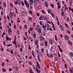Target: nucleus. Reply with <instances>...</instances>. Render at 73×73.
Segmentation results:
<instances>
[{
  "instance_id": "obj_1",
  "label": "nucleus",
  "mask_w": 73,
  "mask_h": 73,
  "mask_svg": "<svg viewBox=\"0 0 73 73\" xmlns=\"http://www.w3.org/2000/svg\"><path fill=\"white\" fill-rule=\"evenodd\" d=\"M47 17H45L43 15H41L39 18V20H46L48 21V19H46Z\"/></svg>"
},
{
  "instance_id": "obj_2",
  "label": "nucleus",
  "mask_w": 73,
  "mask_h": 73,
  "mask_svg": "<svg viewBox=\"0 0 73 73\" xmlns=\"http://www.w3.org/2000/svg\"><path fill=\"white\" fill-rule=\"evenodd\" d=\"M24 3L26 5V7H27V8H28L29 7V4L28 3V1L26 0H25L24 1Z\"/></svg>"
},
{
  "instance_id": "obj_3",
  "label": "nucleus",
  "mask_w": 73,
  "mask_h": 73,
  "mask_svg": "<svg viewBox=\"0 0 73 73\" xmlns=\"http://www.w3.org/2000/svg\"><path fill=\"white\" fill-rule=\"evenodd\" d=\"M56 50V48L55 46H52L51 48V50L52 52H54Z\"/></svg>"
},
{
  "instance_id": "obj_4",
  "label": "nucleus",
  "mask_w": 73,
  "mask_h": 73,
  "mask_svg": "<svg viewBox=\"0 0 73 73\" xmlns=\"http://www.w3.org/2000/svg\"><path fill=\"white\" fill-rule=\"evenodd\" d=\"M32 36H33L34 38H36V34L34 31H32L31 33Z\"/></svg>"
},
{
  "instance_id": "obj_5",
  "label": "nucleus",
  "mask_w": 73,
  "mask_h": 73,
  "mask_svg": "<svg viewBox=\"0 0 73 73\" xmlns=\"http://www.w3.org/2000/svg\"><path fill=\"white\" fill-rule=\"evenodd\" d=\"M36 64L37 65H36L37 68H38V69H40V64L38 63V62L37 61L36 62Z\"/></svg>"
},
{
  "instance_id": "obj_6",
  "label": "nucleus",
  "mask_w": 73,
  "mask_h": 73,
  "mask_svg": "<svg viewBox=\"0 0 73 73\" xmlns=\"http://www.w3.org/2000/svg\"><path fill=\"white\" fill-rule=\"evenodd\" d=\"M26 14H27V13L25 11H23L22 13V15L23 16H25L26 15Z\"/></svg>"
},
{
  "instance_id": "obj_7",
  "label": "nucleus",
  "mask_w": 73,
  "mask_h": 73,
  "mask_svg": "<svg viewBox=\"0 0 73 73\" xmlns=\"http://www.w3.org/2000/svg\"><path fill=\"white\" fill-rule=\"evenodd\" d=\"M10 15H13L14 14V15L13 16H14V17H16V14L15 13V12H10Z\"/></svg>"
},
{
  "instance_id": "obj_8",
  "label": "nucleus",
  "mask_w": 73,
  "mask_h": 73,
  "mask_svg": "<svg viewBox=\"0 0 73 73\" xmlns=\"http://www.w3.org/2000/svg\"><path fill=\"white\" fill-rule=\"evenodd\" d=\"M8 31L9 32V34L10 35V33H12V30H11V29L10 28H9V29H8Z\"/></svg>"
},
{
  "instance_id": "obj_9",
  "label": "nucleus",
  "mask_w": 73,
  "mask_h": 73,
  "mask_svg": "<svg viewBox=\"0 0 73 73\" xmlns=\"http://www.w3.org/2000/svg\"><path fill=\"white\" fill-rule=\"evenodd\" d=\"M49 43L50 44H52L53 43V40L51 39H49Z\"/></svg>"
},
{
  "instance_id": "obj_10",
  "label": "nucleus",
  "mask_w": 73,
  "mask_h": 73,
  "mask_svg": "<svg viewBox=\"0 0 73 73\" xmlns=\"http://www.w3.org/2000/svg\"><path fill=\"white\" fill-rule=\"evenodd\" d=\"M3 5L4 8H6V7H7V5L6 4V3L5 2H3Z\"/></svg>"
},
{
  "instance_id": "obj_11",
  "label": "nucleus",
  "mask_w": 73,
  "mask_h": 73,
  "mask_svg": "<svg viewBox=\"0 0 73 73\" xmlns=\"http://www.w3.org/2000/svg\"><path fill=\"white\" fill-rule=\"evenodd\" d=\"M44 44L45 46H48V42L46 40L45 41Z\"/></svg>"
},
{
  "instance_id": "obj_12",
  "label": "nucleus",
  "mask_w": 73,
  "mask_h": 73,
  "mask_svg": "<svg viewBox=\"0 0 73 73\" xmlns=\"http://www.w3.org/2000/svg\"><path fill=\"white\" fill-rule=\"evenodd\" d=\"M33 0H30L29 3L30 5H32V4H33Z\"/></svg>"
},
{
  "instance_id": "obj_13",
  "label": "nucleus",
  "mask_w": 73,
  "mask_h": 73,
  "mask_svg": "<svg viewBox=\"0 0 73 73\" xmlns=\"http://www.w3.org/2000/svg\"><path fill=\"white\" fill-rule=\"evenodd\" d=\"M45 26L46 28H49V25L48 23H46L45 24Z\"/></svg>"
},
{
  "instance_id": "obj_14",
  "label": "nucleus",
  "mask_w": 73,
  "mask_h": 73,
  "mask_svg": "<svg viewBox=\"0 0 73 73\" xmlns=\"http://www.w3.org/2000/svg\"><path fill=\"white\" fill-rule=\"evenodd\" d=\"M62 11V12H65V11H66V10H65V9L64 8H62L61 9Z\"/></svg>"
},
{
  "instance_id": "obj_15",
  "label": "nucleus",
  "mask_w": 73,
  "mask_h": 73,
  "mask_svg": "<svg viewBox=\"0 0 73 73\" xmlns=\"http://www.w3.org/2000/svg\"><path fill=\"white\" fill-rule=\"evenodd\" d=\"M70 55L71 57H73V53L72 52H70Z\"/></svg>"
},
{
  "instance_id": "obj_16",
  "label": "nucleus",
  "mask_w": 73,
  "mask_h": 73,
  "mask_svg": "<svg viewBox=\"0 0 73 73\" xmlns=\"http://www.w3.org/2000/svg\"><path fill=\"white\" fill-rule=\"evenodd\" d=\"M55 68H56V70H58L59 69V66H56L55 67Z\"/></svg>"
},
{
  "instance_id": "obj_17",
  "label": "nucleus",
  "mask_w": 73,
  "mask_h": 73,
  "mask_svg": "<svg viewBox=\"0 0 73 73\" xmlns=\"http://www.w3.org/2000/svg\"><path fill=\"white\" fill-rule=\"evenodd\" d=\"M30 22H32V18L31 17H30L29 19Z\"/></svg>"
},
{
  "instance_id": "obj_18",
  "label": "nucleus",
  "mask_w": 73,
  "mask_h": 73,
  "mask_svg": "<svg viewBox=\"0 0 73 73\" xmlns=\"http://www.w3.org/2000/svg\"><path fill=\"white\" fill-rule=\"evenodd\" d=\"M9 37H8V36H6V39L7 41H8L9 40Z\"/></svg>"
},
{
  "instance_id": "obj_19",
  "label": "nucleus",
  "mask_w": 73,
  "mask_h": 73,
  "mask_svg": "<svg viewBox=\"0 0 73 73\" xmlns=\"http://www.w3.org/2000/svg\"><path fill=\"white\" fill-rule=\"evenodd\" d=\"M65 37L66 38V40H69V37H68V36H65Z\"/></svg>"
},
{
  "instance_id": "obj_20",
  "label": "nucleus",
  "mask_w": 73,
  "mask_h": 73,
  "mask_svg": "<svg viewBox=\"0 0 73 73\" xmlns=\"http://www.w3.org/2000/svg\"><path fill=\"white\" fill-rule=\"evenodd\" d=\"M60 27L61 30H63V27H62V26L60 25Z\"/></svg>"
},
{
  "instance_id": "obj_21",
  "label": "nucleus",
  "mask_w": 73,
  "mask_h": 73,
  "mask_svg": "<svg viewBox=\"0 0 73 73\" xmlns=\"http://www.w3.org/2000/svg\"><path fill=\"white\" fill-rule=\"evenodd\" d=\"M45 5L46 7H48V5L47 4V2H45Z\"/></svg>"
},
{
  "instance_id": "obj_22",
  "label": "nucleus",
  "mask_w": 73,
  "mask_h": 73,
  "mask_svg": "<svg viewBox=\"0 0 73 73\" xmlns=\"http://www.w3.org/2000/svg\"><path fill=\"white\" fill-rule=\"evenodd\" d=\"M49 57H50V58H52V57H53V54H50Z\"/></svg>"
},
{
  "instance_id": "obj_23",
  "label": "nucleus",
  "mask_w": 73,
  "mask_h": 73,
  "mask_svg": "<svg viewBox=\"0 0 73 73\" xmlns=\"http://www.w3.org/2000/svg\"><path fill=\"white\" fill-rule=\"evenodd\" d=\"M17 2L18 3V5H19V4H21L20 0H18L17 1Z\"/></svg>"
},
{
  "instance_id": "obj_24",
  "label": "nucleus",
  "mask_w": 73,
  "mask_h": 73,
  "mask_svg": "<svg viewBox=\"0 0 73 73\" xmlns=\"http://www.w3.org/2000/svg\"><path fill=\"white\" fill-rule=\"evenodd\" d=\"M38 33L39 34H40L41 33V29H38Z\"/></svg>"
},
{
  "instance_id": "obj_25",
  "label": "nucleus",
  "mask_w": 73,
  "mask_h": 73,
  "mask_svg": "<svg viewBox=\"0 0 73 73\" xmlns=\"http://www.w3.org/2000/svg\"><path fill=\"white\" fill-rule=\"evenodd\" d=\"M47 11H48V13H50V12H51V11H52V10L50 9V10H49L48 9Z\"/></svg>"
},
{
  "instance_id": "obj_26",
  "label": "nucleus",
  "mask_w": 73,
  "mask_h": 73,
  "mask_svg": "<svg viewBox=\"0 0 73 73\" xmlns=\"http://www.w3.org/2000/svg\"><path fill=\"white\" fill-rule=\"evenodd\" d=\"M43 37L42 36H40V41H41L42 40V39H43Z\"/></svg>"
},
{
  "instance_id": "obj_27",
  "label": "nucleus",
  "mask_w": 73,
  "mask_h": 73,
  "mask_svg": "<svg viewBox=\"0 0 73 73\" xmlns=\"http://www.w3.org/2000/svg\"><path fill=\"white\" fill-rule=\"evenodd\" d=\"M50 14H51L52 16L53 17H54V15L53 13H50Z\"/></svg>"
},
{
  "instance_id": "obj_28",
  "label": "nucleus",
  "mask_w": 73,
  "mask_h": 73,
  "mask_svg": "<svg viewBox=\"0 0 73 73\" xmlns=\"http://www.w3.org/2000/svg\"><path fill=\"white\" fill-rule=\"evenodd\" d=\"M37 7H36L37 8H38H38H39V7H40V4H37Z\"/></svg>"
},
{
  "instance_id": "obj_29",
  "label": "nucleus",
  "mask_w": 73,
  "mask_h": 73,
  "mask_svg": "<svg viewBox=\"0 0 73 73\" xmlns=\"http://www.w3.org/2000/svg\"><path fill=\"white\" fill-rule=\"evenodd\" d=\"M30 73H34V72H32V69H31L29 71Z\"/></svg>"
},
{
  "instance_id": "obj_30",
  "label": "nucleus",
  "mask_w": 73,
  "mask_h": 73,
  "mask_svg": "<svg viewBox=\"0 0 73 73\" xmlns=\"http://www.w3.org/2000/svg\"><path fill=\"white\" fill-rule=\"evenodd\" d=\"M29 12L31 15H32V14H33V13H32V11H31V10H30L29 11Z\"/></svg>"
},
{
  "instance_id": "obj_31",
  "label": "nucleus",
  "mask_w": 73,
  "mask_h": 73,
  "mask_svg": "<svg viewBox=\"0 0 73 73\" xmlns=\"http://www.w3.org/2000/svg\"><path fill=\"white\" fill-rule=\"evenodd\" d=\"M21 5L22 6H24V2L23 1L21 2Z\"/></svg>"
},
{
  "instance_id": "obj_32",
  "label": "nucleus",
  "mask_w": 73,
  "mask_h": 73,
  "mask_svg": "<svg viewBox=\"0 0 73 73\" xmlns=\"http://www.w3.org/2000/svg\"><path fill=\"white\" fill-rule=\"evenodd\" d=\"M42 28H46V26H45V25L43 24L42 25Z\"/></svg>"
},
{
  "instance_id": "obj_33",
  "label": "nucleus",
  "mask_w": 73,
  "mask_h": 73,
  "mask_svg": "<svg viewBox=\"0 0 73 73\" xmlns=\"http://www.w3.org/2000/svg\"><path fill=\"white\" fill-rule=\"evenodd\" d=\"M68 42L69 44H70V45H72V43H71V42H70V41L68 40Z\"/></svg>"
},
{
  "instance_id": "obj_34",
  "label": "nucleus",
  "mask_w": 73,
  "mask_h": 73,
  "mask_svg": "<svg viewBox=\"0 0 73 73\" xmlns=\"http://www.w3.org/2000/svg\"><path fill=\"white\" fill-rule=\"evenodd\" d=\"M41 52L42 53H44V48H42V50H41Z\"/></svg>"
},
{
  "instance_id": "obj_35",
  "label": "nucleus",
  "mask_w": 73,
  "mask_h": 73,
  "mask_svg": "<svg viewBox=\"0 0 73 73\" xmlns=\"http://www.w3.org/2000/svg\"><path fill=\"white\" fill-rule=\"evenodd\" d=\"M64 67L66 69H67V64H64Z\"/></svg>"
},
{
  "instance_id": "obj_36",
  "label": "nucleus",
  "mask_w": 73,
  "mask_h": 73,
  "mask_svg": "<svg viewBox=\"0 0 73 73\" xmlns=\"http://www.w3.org/2000/svg\"><path fill=\"white\" fill-rule=\"evenodd\" d=\"M38 43V40H37L35 41V45H37Z\"/></svg>"
},
{
  "instance_id": "obj_37",
  "label": "nucleus",
  "mask_w": 73,
  "mask_h": 73,
  "mask_svg": "<svg viewBox=\"0 0 73 73\" xmlns=\"http://www.w3.org/2000/svg\"><path fill=\"white\" fill-rule=\"evenodd\" d=\"M50 6L51 7H52L53 8H54V5H53V4H51L50 5Z\"/></svg>"
},
{
  "instance_id": "obj_38",
  "label": "nucleus",
  "mask_w": 73,
  "mask_h": 73,
  "mask_svg": "<svg viewBox=\"0 0 73 73\" xmlns=\"http://www.w3.org/2000/svg\"><path fill=\"white\" fill-rule=\"evenodd\" d=\"M13 43L14 44V45H16V42L15 41V40L13 41Z\"/></svg>"
},
{
  "instance_id": "obj_39",
  "label": "nucleus",
  "mask_w": 73,
  "mask_h": 73,
  "mask_svg": "<svg viewBox=\"0 0 73 73\" xmlns=\"http://www.w3.org/2000/svg\"><path fill=\"white\" fill-rule=\"evenodd\" d=\"M52 28L54 31H56V28H55V27H54V26H53Z\"/></svg>"
},
{
  "instance_id": "obj_40",
  "label": "nucleus",
  "mask_w": 73,
  "mask_h": 73,
  "mask_svg": "<svg viewBox=\"0 0 73 73\" xmlns=\"http://www.w3.org/2000/svg\"><path fill=\"white\" fill-rule=\"evenodd\" d=\"M29 63L30 65H32V63L31 62H29Z\"/></svg>"
},
{
  "instance_id": "obj_41",
  "label": "nucleus",
  "mask_w": 73,
  "mask_h": 73,
  "mask_svg": "<svg viewBox=\"0 0 73 73\" xmlns=\"http://www.w3.org/2000/svg\"><path fill=\"white\" fill-rule=\"evenodd\" d=\"M3 72H6V70L5 69L3 68Z\"/></svg>"
},
{
  "instance_id": "obj_42",
  "label": "nucleus",
  "mask_w": 73,
  "mask_h": 73,
  "mask_svg": "<svg viewBox=\"0 0 73 73\" xmlns=\"http://www.w3.org/2000/svg\"><path fill=\"white\" fill-rule=\"evenodd\" d=\"M7 46H12V44H10L8 45H6Z\"/></svg>"
},
{
  "instance_id": "obj_43",
  "label": "nucleus",
  "mask_w": 73,
  "mask_h": 73,
  "mask_svg": "<svg viewBox=\"0 0 73 73\" xmlns=\"http://www.w3.org/2000/svg\"><path fill=\"white\" fill-rule=\"evenodd\" d=\"M11 54H13V50H11Z\"/></svg>"
},
{
  "instance_id": "obj_44",
  "label": "nucleus",
  "mask_w": 73,
  "mask_h": 73,
  "mask_svg": "<svg viewBox=\"0 0 73 73\" xmlns=\"http://www.w3.org/2000/svg\"><path fill=\"white\" fill-rule=\"evenodd\" d=\"M14 3L16 5H17V4H18V3H17V1H15L14 2Z\"/></svg>"
},
{
  "instance_id": "obj_45",
  "label": "nucleus",
  "mask_w": 73,
  "mask_h": 73,
  "mask_svg": "<svg viewBox=\"0 0 73 73\" xmlns=\"http://www.w3.org/2000/svg\"><path fill=\"white\" fill-rule=\"evenodd\" d=\"M69 70L70 73H73V72H72V70L71 68L69 69Z\"/></svg>"
},
{
  "instance_id": "obj_46",
  "label": "nucleus",
  "mask_w": 73,
  "mask_h": 73,
  "mask_svg": "<svg viewBox=\"0 0 73 73\" xmlns=\"http://www.w3.org/2000/svg\"><path fill=\"white\" fill-rule=\"evenodd\" d=\"M14 37H15V38H14V41H16V36L15 35Z\"/></svg>"
},
{
  "instance_id": "obj_47",
  "label": "nucleus",
  "mask_w": 73,
  "mask_h": 73,
  "mask_svg": "<svg viewBox=\"0 0 73 73\" xmlns=\"http://www.w3.org/2000/svg\"><path fill=\"white\" fill-rule=\"evenodd\" d=\"M40 46H43V43H42V42H41L40 43Z\"/></svg>"
},
{
  "instance_id": "obj_48",
  "label": "nucleus",
  "mask_w": 73,
  "mask_h": 73,
  "mask_svg": "<svg viewBox=\"0 0 73 73\" xmlns=\"http://www.w3.org/2000/svg\"><path fill=\"white\" fill-rule=\"evenodd\" d=\"M20 51L21 52H22V51H23V48H20Z\"/></svg>"
},
{
  "instance_id": "obj_49",
  "label": "nucleus",
  "mask_w": 73,
  "mask_h": 73,
  "mask_svg": "<svg viewBox=\"0 0 73 73\" xmlns=\"http://www.w3.org/2000/svg\"><path fill=\"white\" fill-rule=\"evenodd\" d=\"M60 51V52H62V50L61 49V48L59 49Z\"/></svg>"
},
{
  "instance_id": "obj_50",
  "label": "nucleus",
  "mask_w": 73,
  "mask_h": 73,
  "mask_svg": "<svg viewBox=\"0 0 73 73\" xmlns=\"http://www.w3.org/2000/svg\"><path fill=\"white\" fill-rule=\"evenodd\" d=\"M55 60H56V61H58V59L57 58V57H56L55 58Z\"/></svg>"
},
{
  "instance_id": "obj_51",
  "label": "nucleus",
  "mask_w": 73,
  "mask_h": 73,
  "mask_svg": "<svg viewBox=\"0 0 73 73\" xmlns=\"http://www.w3.org/2000/svg\"><path fill=\"white\" fill-rule=\"evenodd\" d=\"M10 5L11 7H13V4H12V3H11Z\"/></svg>"
},
{
  "instance_id": "obj_52",
  "label": "nucleus",
  "mask_w": 73,
  "mask_h": 73,
  "mask_svg": "<svg viewBox=\"0 0 73 73\" xmlns=\"http://www.w3.org/2000/svg\"><path fill=\"white\" fill-rule=\"evenodd\" d=\"M24 27H25V29H27V25H25L24 26Z\"/></svg>"
},
{
  "instance_id": "obj_53",
  "label": "nucleus",
  "mask_w": 73,
  "mask_h": 73,
  "mask_svg": "<svg viewBox=\"0 0 73 73\" xmlns=\"http://www.w3.org/2000/svg\"><path fill=\"white\" fill-rule=\"evenodd\" d=\"M30 31L31 32V31H33V29H32V28L30 27Z\"/></svg>"
},
{
  "instance_id": "obj_54",
  "label": "nucleus",
  "mask_w": 73,
  "mask_h": 73,
  "mask_svg": "<svg viewBox=\"0 0 73 73\" xmlns=\"http://www.w3.org/2000/svg\"><path fill=\"white\" fill-rule=\"evenodd\" d=\"M5 64L4 63V62H3L2 64V66H4V65H5Z\"/></svg>"
},
{
  "instance_id": "obj_55",
  "label": "nucleus",
  "mask_w": 73,
  "mask_h": 73,
  "mask_svg": "<svg viewBox=\"0 0 73 73\" xmlns=\"http://www.w3.org/2000/svg\"><path fill=\"white\" fill-rule=\"evenodd\" d=\"M62 15L63 16H64V13H63V12H62Z\"/></svg>"
},
{
  "instance_id": "obj_56",
  "label": "nucleus",
  "mask_w": 73,
  "mask_h": 73,
  "mask_svg": "<svg viewBox=\"0 0 73 73\" xmlns=\"http://www.w3.org/2000/svg\"><path fill=\"white\" fill-rule=\"evenodd\" d=\"M66 72L67 73H69V71L68 70H66Z\"/></svg>"
},
{
  "instance_id": "obj_57",
  "label": "nucleus",
  "mask_w": 73,
  "mask_h": 73,
  "mask_svg": "<svg viewBox=\"0 0 73 73\" xmlns=\"http://www.w3.org/2000/svg\"><path fill=\"white\" fill-rule=\"evenodd\" d=\"M1 51H4V49H3V48H1Z\"/></svg>"
},
{
  "instance_id": "obj_58",
  "label": "nucleus",
  "mask_w": 73,
  "mask_h": 73,
  "mask_svg": "<svg viewBox=\"0 0 73 73\" xmlns=\"http://www.w3.org/2000/svg\"><path fill=\"white\" fill-rule=\"evenodd\" d=\"M12 68H10L9 69V70L10 71V72H11V71H12Z\"/></svg>"
},
{
  "instance_id": "obj_59",
  "label": "nucleus",
  "mask_w": 73,
  "mask_h": 73,
  "mask_svg": "<svg viewBox=\"0 0 73 73\" xmlns=\"http://www.w3.org/2000/svg\"><path fill=\"white\" fill-rule=\"evenodd\" d=\"M42 12L43 14H45V11H44L42 10Z\"/></svg>"
},
{
  "instance_id": "obj_60",
  "label": "nucleus",
  "mask_w": 73,
  "mask_h": 73,
  "mask_svg": "<svg viewBox=\"0 0 73 73\" xmlns=\"http://www.w3.org/2000/svg\"><path fill=\"white\" fill-rule=\"evenodd\" d=\"M39 23L40 24V25H42V21H40L39 22Z\"/></svg>"
},
{
  "instance_id": "obj_61",
  "label": "nucleus",
  "mask_w": 73,
  "mask_h": 73,
  "mask_svg": "<svg viewBox=\"0 0 73 73\" xmlns=\"http://www.w3.org/2000/svg\"><path fill=\"white\" fill-rule=\"evenodd\" d=\"M13 27L14 29H16V25H15Z\"/></svg>"
},
{
  "instance_id": "obj_62",
  "label": "nucleus",
  "mask_w": 73,
  "mask_h": 73,
  "mask_svg": "<svg viewBox=\"0 0 73 73\" xmlns=\"http://www.w3.org/2000/svg\"><path fill=\"white\" fill-rule=\"evenodd\" d=\"M7 19L9 20H9H10V19H9V15H8L7 16Z\"/></svg>"
},
{
  "instance_id": "obj_63",
  "label": "nucleus",
  "mask_w": 73,
  "mask_h": 73,
  "mask_svg": "<svg viewBox=\"0 0 73 73\" xmlns=\"http://www.w3.org/2000/svg\"><path fill=\"white\" fill-rule=\"evenodd\" d=\"M37 72L38 73H40V70H38L37 71Z\"/></svg>"
},
{
  "instance_id": "obj_64",
  "label": "nucleus",
  "mask_w": 73,
  "mask_h": 73,
  "mask_svg": "<svg viewBox=\"0 0 73 73\" xmlns=\"http://www.w3.org/2000/svg\"><path fill=\"white\" fill-rule=\"evenodd\" d=\"M35 25H36V23H33V25L34 27H35Z\"/></svg>"
}]
</instances>
